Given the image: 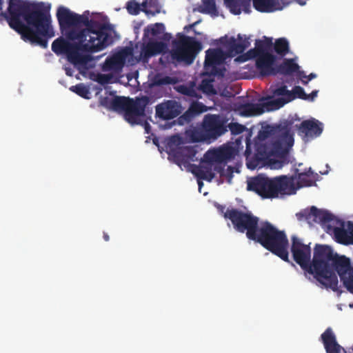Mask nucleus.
Here are the masks:
<instances>
[{
    "label": "nucleus",
    "mask_w": 353,
    "mask_h": 353,
    "mask_svg": "<svg viewBox=\"0 0 353 353\" xmlns=\"http://www.w3.org/2000/svg\"><path fill=\"white\" fill-rule=\"evenodd\" d=\"M8 4L3 12V0H0V20H6L24 41L47 48L48 39L54 36L49 8L28 0H8Z\"/></svg>",
    "instance_id": "obj_1"
},
{
    "label": "nucleus",
    "mask_w": 353,
    "mask_h": 353,
    "mask_svg": "<svg viewBox=\"0 0 353 353\" xmlns=\"http://www.w3.org/2000/svg\"><path fill=\"white\" fill-rule=\"evenodd\" d=\"M291 252L294 261L301 268L314 274V278L326 288L333 291L338 290V278L336 269L332 265L335 259L345 258L334 252L332 248L327 245H316L312 263L311 248L309 245L304 244L296 236L292 237Z\"/></svg>",
    "instance_id": "obj_2"
},
{
    "label": "nucleus",
    "mask_w": 353,
    "mask_h": 353,
    "mask_svg": "<svg viewBox=\"0 0 353 353\" xmlns=\"http://www.w3.org/2000/svg\"><path fill=\"white\" fill-rule=\"evenodd\" d=\"M276 139L270 148L265 144L257 147L260 159H266L272 169H281L291 162L290 149L294 144L293 134L288 125H279L276 129Z\"/></svg>",
    "instance_id": "obj_3"
},
{
    "label": "nucleus",
    "mask_w": 353,
    "mask_h": 353,
    "mask_svg": "<svg viewBox=\"0 0 353 353\" xmlns=\"http://www.w3.org/2000/svg\"><path fill=\"white\" fill-rule=\"evenodd\" d=\"M294 176L281 175L269 178L259 174L248 183V190L253 191L265 199L283 197L294 194L297 190Z\"/></svg>",
    "instance_id": "obj_4"
},
{
    "label": "nucleus",
    "mask_w": 353,
    "mask_h": 353,
    "mask_svg": "<svg viewBox=\"0 0 353 353\" xmlns=\"http://www.w3.org/2000/svg\"><path fill=\"white\" fill-rule=\"evenodd\" d=\"M235 150L231 146H222L208 150L201 160V165H195L192 173L199 179L211 181L215 177L214 170L223 175L225 164L235 156Z\"/></svg>",
    "instance_id": "obj_5"
},
{
    "label": "nucleus",
    "mask_w": 353,
    "mask_h": 353,
    "mask_svg": "<svg viewBox=\"0 0 353 353\" xmlns=\"http://www.w3.org/2000/svg\"><path fill=\"white\" fill-rule=\"evenodd\" d=\"M252 241L261 244L267 250L289 261V242L284 231L278 230L268 221L260 223L259 228Z\"/></svg>",
    "instance_id": "obj_6"
},
{
    "label": "nucleus",
    "mask_w": 353,
    "mask_h": 353,
    "mask_svg": "<svg viewBox=\"0 0 353 353\" xmlns=\"http://www.w3.org/2000/svg\"><path fill=\"white\" fill-rule=\"evenodd\" d=\"M252 241L261 244L267 250L289 261V242L284 231L278 230L268 221L260 223L259 228Z\"/></svg>",
    "instance_id": "obj_7"
},
{
    "label": "nucleus",
    "mask_w": 353,
    "mask_h": 353,
    "mask_svg": "<svg viewBox=\"0 0 353 353\" xmlns=\"http://www.w3.org/2000/svg\"><path fill=\"white\" fill-rule=\"evenodd\" d=\"M227 132L226 117L219 114H207L200 126L191 131L193 142L212 143Z\"/></svg>",
    "instance_id": "obj_8"
},
{
    "label": "nucleus",
    "mask_w": 353,
    "mask_h": 353,
    "mask_svg": "<svg viewBox=\"0 0 353 353\" xmlns=\"http://www.w3.org/2000/svg\"><path fill=\"white\" fill-rule=\"evenodd\" d=\"M270 90L272 96L268 97L267 99H272L274 97L279 96L282 97L263 103H245L241 106L242 114L247 117L260 115L265 110L269 111L279 109L285 104L294 100V97L292 95L291 91L288 90L285 85L278 88L271 86Z\"/></svg>",
    "instance_id": "obj_9"
},
{
    "label": "nucleus",
    "mask_w": 353,
    "mask_h": 353,
    "mask_svg": "<svg viewBox=\"0 0 353 353\" xmlns=\"http://www.w3.org/2000/svg\"><path fill=\"white\" fill-rule=\"evenodd\" d=\"M224 218L232 222L237 232H245L246 237L252 241L260 225L259 217L250 212H243L237 208L226 209Z\"/></svg>",
    "instance_id": "obj_10"
},
{
    "label": "nucleus",
    "mask_w": 353,
    "mask_h": 353,
    "mask_svg": "<svg viewBox=\"0 0 353 353\" xmlns=\"http://www.w3.org/2000/svg\"><path fill=\"white\" fill-rule=\"evenodd\" d=\"M177 36L178 39L173 41L172 43L174 48L171 52L172 59L177 62L190 65L202 50V44L194 37L181 33H179Z\"/></svg>",
    "instance_id": "obj_11"
},
{
    "label": "nucleus",
    "mask_w": 353,
    "mask_h": 353,
    "mask_svg": "<svg viewBox=\"0 0 353 353\" xmlns=\"http://www.w3.org/2000/svg\"><path fill=\"white\" fill-rule=\"evenodd\" d=\"M83 30H86L84 33L90 43L92 52H99L112 43L110 29L105 24L92 19Z\"/></svg>",
    "instance_id": "obj_12"
},
{
    "label": "nucleus",
    "mask_w": 353,
    "mask_h": 353,
    "mask_svg": "<svg viewBox=\"0 0 353 353\" xmlns=\"http://www.w3.org/2000/svg\"><path fill=\"white\" fill-rule=\"evenodd\" d=\"M52 50L57 55H65L68 61L74 65L84 66L92 60L90 55L82 54L78 50L77 45H74L61 37L52 42Z\"/></svg>",
    "instance_id": "obj_13"
},
{
    "label": "nucleus",
    "mask_w": 353,
    "mask_h": 353,
    "mask_svg": "<svg viewBox=\"0 0 353 353\" xmlns=\"http://www.w3.org/2000/svg\"><path fill=\"white\" fill-rule=\"evenodd\" d=\"M150 102V99L148 96L137 97L135 100L130 99L128 110L124 114L125 120L130 124H139L140 117L145 114L146 106Z\"/></svg>",
    "instance_id": "obj_14"
},
{
    "label": "nucleus",
    "mask_w": 353,
    "mask_h": 353,
    "mask_svg": "<svg viewBox=\"0 0 353 353\" xmlns=\"http://www.w3.org/2000/svg\"><path fill=\"white\" fill-rule=\"evenodd\" d=\"M332 265H335L336 273L340 276L347 289L353 292V268L351 266L350 259L339 258L332 260Z\"/></svg>",
    "instance_id": "obj_15"
},
{
    "label": "nucleus",
    "mask_w": 353,
    "mask_h": 353,
    "mask_svg": "<svg viewBox=\"0 0 353 353\" xmlns=\"http://www.w3.org/2000/svg\"><path fill=\"white\" fill-rule=\"evenodd\" d=\"M223 52L220 48H210L205 52L204 69L206 73L212 76H223L221 70L216 65L223 62Z\"/></svg>",
    "instance_id": "obj_16"
},
{
    "label": "nucleus",
    "mask_w": 353,
    "mask_h": 353,
    "mask_svg": "<svg viewBox=\"0 0 353 353\" xmlns=\"http://www.w3.org/2000/svg\"><path fill=\"white\" fill-rule=\"evenodd\" d=\"M182 112L180 103L168 100L156 106V115L163 120H170L177 117Z\"/></svg>",
    "instance_id": "obj_17"
},
{
    "label": "nucleus",
    "mask_w": 353,
    "mask_h": 353,
    "mask_svg": "<svg viewBox=\"0 0 353 353\" xmlns=\"http://www.w3.org/2000/svg\"><path fill=\"white\" fill-rule=\"evenodd\" d=\"M254 59L256 68L260 76L267 77L277 74L276 68L274 66L276 61V57L274 54H265Z\"/></svg>",
    "instance_id": "obj_18"
},
{
    "label": "nucleus",
    "mask_w": 353,
    "mask_h": 353,
    "mask_svg": "<svg viewBox=\"0 0 353 353\" xmlns=\"http://www.w3.org/2000/svg\"><path fill=\"white\" fill-rule=\"evenodd\" d=\"M57 18L61 32L72 27H77V14L70 9L60 6L57 10Z\"/></svg>",
    "instance_id": "obj_19"
},
{
    "label": "nucleus",
    "mask_w": 353,
    "mask_h": 353,
    "mask_svg": "<svg viewBox=\"0 0 353 353\" xmlns=\"http://www.w3.org/2000/svg\"><path fill=\"white\" fill-rule=\"evenodd\" d=\"M296 216L299 219L300 216H305L308 221L312 220L321 224L329 223L335 220V216L327 210H320L315 206H312L310 210L305 212V214L299 213L296 214Z\"/></svg>",
    "instance_id": "obj_20"
},
{
    "label": "nucleus",
    "mask_w": 353,
    "mask_h": 353,
    "mask_svg": "<svg viewBox=\"0 0 353 353\" xmlns=\"http://www.w3.org/2000/svg\"><path fill=\"white\" fill-rule=\"evenodd\" d=\"M297 128L299 134L304 138H314L322 133L323 124L313 119L302 121Z\"/></svg>",
    "instance_id": "obj_21"
},
{
    "label": "nucleus",
    "mask_w": 353,
    "mask_h": 353,
    "mask_svg": "<svg viewBox=\"0 0 353 353\" xmlns=\"http://www.w3.org/2000/svg\"><path fill=\"white\" fill-rule=\"evenodd\" d=\"M197 153L196 146L185 145L180 146L171 150L169 154L172 155L175 161L179 163H187L190 161H194Z\"/></svg>",
    "instance_id": "obj_22"
},
{
    "label": "nucleus",
    "mask_w": 353,
    "mask_h": 353,
    "mask_svg": "<svg viewBox=\"0 0 353 353\" xmlns=\"http://www.w3.org/2000/svg\"><path fill=\"white\" fill-rule=\"evenodd\" d=\"M321 338L326 353H341V351L346 353V350L337 343L336 336L330 327L325 330Z\"/></svg>",
    "instance_id": "obj_23"
},
{
    "label": "nucleus",
    "mask_w": 353,
    "mask_h": 353,
    "mask_svg": "<svg viewBox=\"0 0 353 353\" xmlns=\"http://www.w3.org/2000/svg\"><path fill=\"white\" fill-rule=\"evenodd\" d=\"M154 1V0L145 1L141 4H139L135 0H130L127 3L126 9L128 13L132 15H137L140 11H143L147 16H154L157 13L159 12V10L157 9L155 11H152L148 8L153 7Z\"/></svg>",
    "instance_id": "obj_24"
},
{
    "label": "nucleus",
    "mask_w": 353,
    "mask_h": 353,
    "mask_svg": "<svg viewBox=\"0 0 353 353\" xmlns=\"http://www.w3.org/2000/svg\"><path fill=\"white\" fill-rule=\"evenodd\" d=\"M86 30H77L75 29L70 30L66 34V37L72 41L77 40L78 42L74 43V45L78 46V50L91 52L92 53V50L90 47V43L88 41V39H86L85 32Z\"/></svg>",
    "instance_id": "obj_25"
},
{
    "label": "nucleus",
    "mask_w": 353,
    "mask_h": 353,
    "mask_svg": "<svg viewBox=\"0 0 353 353\" xmlns=\"http://www.w3.org/2000/svg\"><path fill=\"white\" fill-rule=\"evenodd\" d=\"M167 48V45L162 41H149L142 48L141 56L144 62L157 54L164 52Z\"/></svg>",
    "instance_id": "obj_26"
},
{
    "label": "nucleus",
    "mask_w": 353,
    "mask_h": 353,
    "mask_svg": "<svg viewBox=\"0 0 353 353\" xmlns=\"http://www.w3.org/2000/svg\"><path fill=\"white\" fill-rule=\"evenodd\" d=\"M341 227H334L333 232L337 242L347 245L353 243V223L347 222V229L344 228V222L341 223Z\"/></svg>",
    "instance_id": "obj_27"
},
{
    "label": "nucleus",
    "mask_w": 353,
    "mask_h": 353,
    "mask_svg": "<svg viewBox=\"0 0 353 353\" xmlns=\"http://www.w3.org/2000/svg\"><path fill=\"white\" fill-rule=\"evenodd\" d=\"M271 48V41H258L256 42L255 48L249 50L245 54L243 55V60L248 61L256 57L263 56L265 54H272L269 52Z\"/></svg>",
    "instance_id": "obj_28"
},
{
    "label": "nucleus",
    "mask_w": 353,
    "mask_h": 353,
    "mask_svg": "<svg viewBox=\"0 0 353 353\" xmlns=\"http://www.w3.org/2000/svg\"><path fill=\"white\" fill-rule=\"evenodd\" d=\"M238 40L231 37L227 42V49L230 56H236L243 52L250 46L248 40L246 39H243L241 34H238Z\"/></svg>",
    "instance_id": "obj_29"
},
{
    "label": "nucleus",
    "mask_w": 353,
    "mask_h": 353,
    "mask_svg": "<svg viewBox=\"0 0 353 353\" xmlns=\"http://www.w3.org/2000/svg\"><path fill=\"white\" fill-rule=\"evenodd\" d=\"M252 1L254 8L261 12H272L283 8L279 0H252Z\"/></svg>",
    "instance_id": "obj_30"
},
{
    "label": "nucleus",
    "mask_w": 353,
    "mask_h": 353,
    "mask_svg": "<svg viewBox=\"0 0 353 353\" xmlns=\"http://www.w3.org/2000/svg\"><path fill=\"white\" fill-rule=\"evenodd\" d=\"M299 68V66L296 63L293 59H285L276 68L277 73L283 74H292L296 72Z\"/></svg>",
    "instance_id": "obj_31"
},
{
    "label": "nucleus",
    "mask_w": 353,
    "mask_h": 353,
    "mask_svg": "<svg viewBox=\"0 0 353 353\" xmlns=\"http://www.w3.org/2000/svg\"><path fill=\"white\" fill-rule=\"evenodd\" d=\"M129 100L130 98L125 97H118L115 96L113 98L112 101V110L114 111H119L122 110L124 111V114L126 113L128 110V105H129Z\"/></svg>",
    "instance_id": "obj_32"
},
{
    "label": "nucleus",
    "mask_w": 353,
    "mask_h": 353,
    "mask_svg": "<svg viewBox=\"0 0 353 353\" xmlns=\"http://www.w3.org/2000/svg\"><path fill=\"white\" fill-rule=\"evenodd\" d=\"M165 26L163 23H156L154 25L147 26L144 30L143 37H148L149 33L154 37H157L159 34L163 32Z\"/></svg>",
    "instance_id": "obj_33"
},
{
    "label": "nucleus",
    "mask_w": 353,
    "mask_h": 353,
    "mask_svg": "<svg viewBox=\"0 0 353 353\" xmlns=\"http://www.w3.org/2000/svg\"><path fill=\"white\" fill-rule=\"evenodd\" d=\"M275 52L281 56L285 55L289 51V43L285 38H280L276 40L274 43Z\"/></svg>",
    "instance_id": "obj_34"
},
{
    "label": "nucleus",
    "mask_w": 353,
    "mask_h": 353,
    "mask_svg": "<svg viewBox=\"0 0 353 353\" xmlns=\"http://www.w3.org/2000/svg\"><path fill=\"white\" fill-rule=\"evenodd\" d=\"M312 174L311 168L307 172L299 173L297 176L299 187L311 186L313 181L310 179V176Z\"/></svg>",
    "instance_id": "obj_35"
},
{
    "label": "nucleus",
    "mask_w": 353,
    "mask_h": 353,
    "mask_svg": "<svg viewBox=\"0 0 353 353\" xmlns=\"http://www.w3.org/2000/svg\"><path fill=\"white\" fill-rule=\"evenodd\" d=\"M70 90L84 99H90L89 89L83 83L70 87Z\"/></svg>",
    "instance_id": "obj_36"
},
{
    "label": "nucleus",
    "mask_w": 353,
    "mask_h": 353,
    "mask_svg": "<svg viewBox=\"0 0 353 353\" xmlns=\"http://www.w3.org/2000/svg\"><path fill=\"white\" fill-rule=\"evenodd\" d=\"M226 129L230 130L231 133L234 135L241 134L245 130V127L238 123H228V119L226 117Z\"/></svg>",
    "instance_id": "obj_37"
},
{
    "label": "nucleus",
    "mask_w": 353,
    "mask_h": 353,
    "mask_svg": "<svg viewBox=\"0 0 353 353\" xmlns=\"http://www.w3.org/2000/svg\"><path fill=\"white\" fill-rule=\"evenodd\" d=\"M203 8L201 10L203 13L212 14L216 12L214 0H203Z\"/></svg>",
    "instance_id": "obj_38"
},
{
    "label": "nucleus",
    "mask_w": 353,
    "mask_h": 353,
    "mask_svg": "<svg viewBox=\"0 0 353 353\" xmlns=\"http://www.w3.org/2000/svg\"><path fill=\"white\" fill-rule=\"evenodd\" d=\"M189 108L194 113L195 116H197L203 112H205L208 110V108L203 103L198 101L192 102Z\"/></svg>",
    "instance_id": "obj_39"
},
{
    "label": "nucleus",
    "mask_w": 353,
    "mask_h": 353,
    "mask_svg": "<svg viewBox=\"0 0 353 353\" xmlns=\"http://www.w3.org/2000/svg\"><path fill=\"white\" fill-rule=\"evenodd\" d=\"M195 117L191 110L188 108L182 115L179 117L178 123L179 125L188 124L191 122Z\"/></svg>",
    "instance_id": "obj_40"
},
{
    "label": "nucleus",
    "mask_w": 353,
    "mask_h": 353,
    "mask_svg": "<svg viewBox=\"0 0 353 353\" xmlns=\"http://www.w3.org/2000/svg\"><path fill=\"white\" fill-rule=\"evenodd\" d=\"M225 1L232 13L239 14L241 12V9L237 0H225Z\"/></svg>",
    "instance_id": "obj_41"
},
{
    "label": "nucleus",
    "mask_w": 353,
    "mask_h": 353,
    "mask_svg": "<svg viewBox=\"0 0 353 353\" xmlns=\"http://www.w3.org/2000/svg\"><path fill=\"white\" fill-rule=\"evenodd\" d=\"M119 63V57H113L111 58H108L103 65V70H112L117 68V64Z\"/></svg>",
    "instance_id": "obj_42"
},
{
    "label": "nucleus",
    "mask_w": 353,
    "mask_h": 353,
    "mask_svg": "<svg viewBox=\"0 0 353 353\" xmlns=\"http://www.w3.org/2000/svg\"><path fill=\"white\" fill-rule=\"evenodd\" d=\"M291 94L294 97V99L298 98L305 100L307 99L306 93L305 92L304 89L299 85L294 86L293 90L291 91Z\"/></svg>",
    "instance_id": "obj_43"
},
{
    "label": "nucleus",
    "mask_w": 353,
    "mask_h": 353,
    "mask_svg": "<svg viewBox=\"0 0 353 353\" xmlns=\"http://www.w3.org/2000/svg\"><path fill=\"white\" fill-rule=\"evenodd\" d=\"M77 17H77V26L81 25V24L85 26L92 20V19H89V12L88 11L84 12L83 14H77Z\"/></svg>",
    "instance_id": "obj_44"
},
{
    "label": "nucleus",
    "mask_w": 353,
    "mask_h": 353,
    "mask_svg": "<svg viewBox=\"0 0 353 353\" xmlns=\"http://www.w3.org/2000/svg\"><path fill=\"white\" fill-rule=\"evenodd\" d=\"M201 88L204 92L215 93L212 81L203 79L201 83Z\"/></svg>",
    "instance_id": "obj_45"
},
{
    "label": "nucleus",
    "mask_w": 353,
    "mask_h": 353,
    "mask_svg": "<svg viewBox=\"0 0 353 353\" xmlns=\"http://www.w3.org/2000/svg\"><path fill=\"white\" fill-rule=\"evenodd\" d=\"M111 79L110 74H99L97 77V81L101 85H105L110 83Z\"/></svg>",
    "instance_id": "obj_46"
},
{
    "label": "nucleus",
    "mask_w": 353,
    "mask_h": 353,
    "mask_svg": "<svg viewBox=\"0 0 353 353\" xmlns=\"http://www.w3.org/2000/svg\"><path fill=\"white\" fill-rule=\"evenodd\" d=\"M112 101L113 98H109L108 97H101L100 100V103L102 106L109 109H112Z\"/></svg>",
    "instance_id": "obj_47"
},
{
    "label": "nucleus",
    "mask_w": 353,
    "mask_h": 353,
    "mask_svg": "<svg viewBox=\"0 0 353 353\" xmlns=\"http://www.w3.org/2000/svg\"><path fill=\"white\" fill-rule=\"evenodd\" d=\"M178 90L181 94L187 95V96H190V97H193L195 94V92L193 89L188 88L185 85L179 86Z\"/></svg>",
    "instance_id": "obj_48"
},
{
    "label": "nucleus",
    "mask_w": 353,
    "mask_h": 353,
    "mask_svg": "<svg viewBox=\"0 0 353 353\" xmlns=\"http://www.w3.org/2000/svg\"><path fill=\"white\" fill-rule=\"evenodd\" d=\"M175 82L176 81L174 79V78L168 77V76H165V77H163L159 79L157 81V84H159V85H170V84L175 83Z\"/></svg>",
    "instance_id": "obj_49"
},
{
    "label": "nucleus",
    "mask_w": 353,
    "mask_h": 353,
    "mask_svg": "<svg viewBox=\"0 0 353 353\" xmlns=\"http://www.w3.org/2000/svg\"><path fill=\"white\" fill-rule=\"evenodd\" d=\"M301 77H302L301 81L302 83L304 85L307 84L309 81H311L312 79H314L316 77V74L314 73H310L308 76L306 75H301V73H300Z\"/></svg>",
    "instance_id": "obj_50"
},
{
    "label": "nucleus",
    "mask_w": 353,
    "mask_h": 353,
    "mask_svg": "<svg viewBox=\"0 0 353 353\" xmlns=\"http://www.w3.org/2000/svg\"><path fill=\"white\" fill-rule=\"evenodd\" d=\"M318 92V90H313L310 94H306L307 99H305V101H313L317 97Z\"/></svg>",
    "instance_id": "obj_51"
},
{
    "label": "nucleus",
    "mask_w": 353,
    "mask_h": 353,
    "mask_svg": "<svg viewBox=\"0 0 353 353\" xmlns=\"http://www.w3.org/2000/svg\"><path fill=\"white\" fill-rule=\"evenodd\" d=\"M242 6L243 8V10L245 12H250V5L249 2L243 1L242 2Z\"/></svg>",
    "instance_id": "obj_52"
},
{
    "label": "nucleus",
    "mask_w": 353,
    "mask_h": 353,
    "mask_svg": "<svg viewBox=\"0 0 353 353\" xmlns=\"http://www.w3.org/2000/svg\"><path fill=\"white\" fill-rule=\"evenodd\" d=\"M143 126H144L145 132L146 134H150L151 132V126H150V123L147 121H145L143 123Z\"/></svg>",
    "instance_id": "obj_53"
},
{
    "label": "nucleus",
    "mask_w": 353,
    "mask_h": 353,
    "mask_svg": "<svg viewBox=\"0 0 353 353\" xmlns=\"http://www.w3.org/2000/svg\"><path fill=\"white\" fill-rule=\"evenodd\" d=\"M234 172V168L232 166H228L227 169V176L230 178L229 180L232 177V174Z\"/></svg>",
    "instance_id": "obj_54"
},
{
    "label": "nucleus",
    "mask_w": 353,
    "mask_h": 353,
    "mask_svg": "<svg viewBox=\"0 0 353 353\" xmlns=\"http://www.w3.org/2000/svg\"><path fill=\"white\" fill-rule=\"evenodd\" d=\"M199 23V21H196V22H194V23H192V24H190V25H188V26H185L184 30H188L189 29H191V28H194V27L196 25H197Z\"/></svg>",
    "instance_id": "obj_55"
},
{
    "label": "nucleus",
    "mask_w": 353,
    "mask_h": 353,
    "mask_svg": "<svg viewBox=\"0 0 353 353\" xmlns=\"http://www.w3.org/2000/svg\"><path fill=\"white\" fill-rule=\"evenodd\" d=\"M281 2V6H283V8L286 6H288V4H290L292 1V0H280Z\"/></svg>",
    "instance_id": "obj_56"
},
{
    "label": "nucleus",
    "mask_w": 353,
    "mask_h": 353,
    "mask_svg": "<svg viewBox=\"0 0 353 353\" xmlns=\"http://www.w3.org/2000/svg\"><path fill=\"white\" fill-rule=\"evenodd\" d=\"M170 38H171V34L169 33H164L163 36L162 37V39L163 40H167V41H169L170 39Z\"/></svg>",
    "instance_id": "obj_57"
},
{
    "label": "nucleus",
    "mask_w": 353,
    "mask_h": 353,
    "mask_svg": "<svg viewBox=\"0 0 353 353\" xmlns=\"http://www.w3.org/2000/svg\"><path fill=\"white\" fill-rule=\"evenodd\" d=\"M218 209L221 212V213H223V214H225V206H223V205H219L218 207Z\"/></svg>",
    "instance_id": "obj_58"
},
{
    "label": "nucleus",
    "mask_w": 353,
    "mask_h": 353,
    "mask_svg": "<svg viewBox=\"0 0 353 353\" xmlns=\"http://www.w3.org/2000/svg\"><path fill=\"white\" fill-rule=\"evenodd\" d=\"M103 237L105 241H108L110 240V236L106 232H103Z\"/></svg>",
    "instance_id": "obj_59"
},
{
    "label": "nucleus",
    "mask_w": 353,
    "mask_h": 353,
    "mask_svg": "<svg viewBox=\"0 0 353 353\" xmlns=\"http://www.w3.org/2000/svg\"><path fill=\"white\" fill-rule=\"evenodd\" d=\"M307 0H297V3L301 6H304Z\"/></svg>",
    "instance_id": "obj_60"
},
{
    "label": "nucleus",
    "mask_w": 353,
    "mask_h": 353,
    "mask_svg": "<svg viewBox=\"0 0 353 353\" xmlns=\"http://www.w3.org/2000/svg\"><path fill=\"white\" fill-rule=\"evenodd\" d=\"M267 133H268L267 132H261L259 134V136L260 137L263 136V138H265L267 137V135H266Z\"/></svg>",
    "instance_id": "obj_61"
},
{
    "label": "nucleus",
    "mask_w": 353,
    "mask_h": 353,
    "mask_svg": "<svg viewBox=\"0 0 353 353\" xmlns=\"http://www.w3.org/2000/svg\"><path fill=\"white\" fill-rule=\"evenodd\" d=\"M198 185H199V188H201V186L203 185V182H202V181H198Z\"/></svg>",
    "instance_id": "obj_62"
},
{
    "label": "nucleus",
    "mask_w": 353,
    "mask_h": 353,
    "mask_svg": "<svg viewBox=\"0 0 353 353\" xmlns=\"http://www.w3.org/2000/svg\"><path fill=\"white\" fill-rule=\"evenodd\" d=\"M66 74L72 76V74L70 72L69 70H66Z\"/></svg>",
    "instance_id": "obj_63"
}]
</instances>
